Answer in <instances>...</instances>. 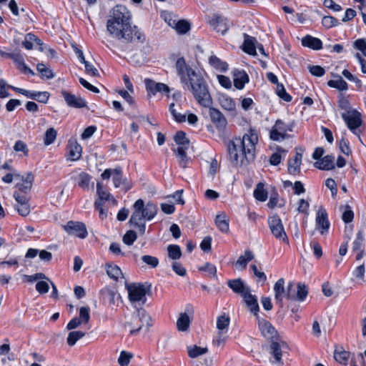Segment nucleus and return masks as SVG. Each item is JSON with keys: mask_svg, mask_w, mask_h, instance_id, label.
I'll return each mask as SVG.
<instances>
[{"mask_svg": "<svg viewBox=\"0 0 366 366\" xmlns=\"http://www.w3.org/2000/svg\"><path fill=\"white\" fill-rule=\"evenodd\" d=\"M105 269L108 276L115 280H117L119 277L123 275L121 269L117 265L112 263H107Z\"/></svg>", "mask_w": 366, "mask_h": 366, "instance_id": "nucleus-35", "label": "nucleus"}, {"mask_svg": "<svg viewBox=\"0 0 366 366\" xmlns=\"http://www.w3.org/2000/svg\"><path fill=\"white\" fill-rule=\"evenodd\" d=\"M200 271H203L207 273L208 276L215 277L217 275L216 267L209 262H207L203 267H199Z\"/></svg>", "mask_w": 366, "mask_h": 366, "instance_id": "nucleus-57", "label": "nucleus"}, {"mask_svg": "<svg viewBox=\"0 0 366 366\" xmlns=\"http://www.w3.org/2000/svg\"><path fill=\"white\" fill-rule=\"evenodd\" d=\"M270 347H271V352L275 359V362L282 365L283 364V362L282 361V350H281L280 344L276 342H272L270 345Z\"/></svg>", "mask_w": 366, "mask_h": 366, "instance_id": "nucleus-40", "label": "nucleus"}, {"mask_svg": "<svg viewBox=\"0 0 366 366\" xmlns=\"http://www.w3.org/2000/svg\"><path fill=\"white\" fill-rule=\"evenodd\" d=\"M107 29L112 37L126 42L144 40V35L137 27L132 26L131 14L122 5H117L111 11L107 22Z\"/></svg>", "mask_w": 366, "mask_h": 366, "instance_id": "nucleus-2", "label": "nucleus"}, {"mask_svg": "<svg viewBox=\"0 0 366 366\" xmlns=\"http://www.w3.org/2000/svg\"><path fill=\"white\" fill-rule=\"evenodd\" d=\"M174 139L178 147L173 150L179 158L180 167L185 168L189 160V157L187 155V150L189 147V141L186 137V134L182 131L177 132Z\"/></svg>", "mask_w": 366, "mask_h": 366, "instance_id": "nucleus-6", "label": "nucleus"}, {"mask_svg": "<svg viewBox=\"0 0 366 366\" xmlns=\"http://www.w3.org/2000/svg\"><path fill=\"white\" fill-rule=\"evenodd\" d=\"M364 233L362 231H359L356 234V238L352 243V250L354 252L363 250L364 246Z\"/></svg>", "mask_w": 366, "mask_h": 366, "instance_id": "nucleus-43", "label": "nucleus"}, {"mask_svg": "<svg viewBox=\"0 0 366 366\" xmlns=\"http://www.w3.org/2000/svg\"><path fill=\"white\" fill-rule=\"evenodd\" d=\"M228 287L232 290V291L237 294L242 296L249 289V287L246 286L244 282L238 278L231 280L228 281Z\"/></svg>", "mask_w": 366, "mask_h": 366, "instance_id": "nucleus-23", "label": "nucleus"}, {"mask_svg": "<svg viewBox=\"0 0 366 366\" xmlns=\"http://www.w3.org/2000/svg\"><path fill=\"white\" fill-rule=\"evenodd\" d=\"M209 64L212 67L220 72H224L228 69V64L227 62L221 60L215 55H211L209 56Z\"/></svg>", "mask_w": 366, "mask_h": 366, "instance_id": "nucleus-29", "label": "nucleus"}, {"mask_svg": "<svg viewBox=\"0 0 366 366\" xmlns=\"http://www.w3.org/2000/svg\"><path fill=\"white\" fill-rule=\"evenodd\" d=\"M36 40V36L31 33H29L26 35L24 40L22 41L23 46L30 50L33 48L34 41Z\"/></svg>", "mask_w": 366, "mask_h": 366, "instance_id": "nucleus-58", "label": "nucleus"}, {"mask_svg": "<svg viewBox=\"0 0 366 366\" xmlns=\"http://www.w3.org/2000/svg\"><path fill=\"white\" fill-rule=\"evenodd\" d=\"M307 294L308 289L305 284L298 282L297 285H295L294 282H289L285 297L290 300L302 302L305 300Z\"/></svg>", "mask_w": 366, "mask_h": 366, "instance_id": "nucleus-8", "label": "nucleus"}, {"mask_svg": "<svg viewBox=\"0 0 366 366\" xmlns=\"http://www.w3.org/2000/svg\"><path fill=\"white\" fill-rule=\"evenodd\" d=\"M97 193L98 194L99 199L97 200H100L101 202L105 200H109L110 197H112V200L115 202V199L110 194L109 192L103 189L102 184L101 182H97Z\"/></svg>", "mask_w": 366, "mask_h": 366, "instance_id": "nucleus-42", "label": "nucleus"}, {"mask_svg": "<svg viewBox=\"0 0 366 366\" xmlns=\"http://www.w3.org/2000/svg\"><path fill=\"white\" fill-rule=\"evenodd\" d=\"M295 126L294 122L286 123L282 119H277L270 130L269 137L272 140L277 142L289 138L290 135L287 132H292Z\"/></svg>", "mask_w": 366, "mask_h": 366, "instance_id": "nucleus-7", "label": "nucleus"}, {"mask_svg": "<svg viewBox=\"0 0 366 366\" xmlns=\"http://www.w3.org/2000/svg\"><path fill=\"white\" fill-rule=\"evenodd\" d=\"M25 97L31 99L36 100L41 103L46 104L49 98V93L47 92H34L26 90Z\"/></svg>", "mask_w": 366, "mask_h": 366, "instance_id": "nucleus-27", "label": "nucleus"}, {"mask_svg": "<svg viewBox=\"0 0 366 366\" xmlns=\"http://www.w3.org/2000/svg\"><path fill=\"white\" fill-rule=\"evenodd\" d=\"M242 297L251 312L257 315L259 312V305L256 296L251 294L250 288Z\"/></svg>", "mask_w": 366, "mask_h": 366, "instance_id": "nucleus-21", "label": "nucleus"}, {"mask_svg": "<svg viewBox=\"0 0 366 366\" xmlns=\"http://www.w3.org/2000/svg\"><path fill=\"white\" fill-rule=\"evenodd\" d=\"M81 322L87 323L90 319V309L89 307H82L79 310V318Z\"/></svg>", "mask_w": 366, "mask_h": 366, "instance_id": "nucleus-59", "label": "nucleus"}, {"mask_svg": "<svg viewBox=\"0 0 366 366\" xmlns=\"http://www.w3.org/2000/svg\"><path fill=\"white\" fill-rule=\"evenodd\" d=\"M10 57L16 64L20 70H22L26 74L29 73L34 74L33 71L26 65L24 59L21 54L14 53L10 54Z\"/></svg>", "mask_w": 366, "mask_h": 366, "instance_id": "nucleus-32", "label": "nucleus"}, {"mask_svg": "<svg viewBox=\"0 0 366 366\" xmlns=\"http://www.w3.org/2000/svg\"><path fill=\"white\" fill-rule=\"evenodd\" d=\"M254 197L261 202H264L267 198V192L264 189L261 184H257V188L254 191Z\"/></svg>", "mask_w": 366, "mask_h": 366, "instance_id": "nucleus-51", "label": "nucleus"}, {"mask_svg": "<svg viewBox=\"0 0 366 366\" xmlns=\"http://www.w3.org/2000/svg\"><path fill=\"white\" fill-rule=\"evenodd\" d=\"M36 69L43 77L49 79L54 77L52 71L43 63H39L36 66Z\"/></svg>", "mask_w": 366, "mask_h": 366, "instance_id": "nucleus-50", "label": "nucleus"}, {"mask_svg": "<svg viewBox=\"0 0 366 366\" xmlns=\"http://www.w3.org/2000/svg\"><path fill=\"white\" fill-rule=\"evenodd\" d=\"M187 350L189 357L191 358H196L202 355L207 353V348L194 345L188 347Z\"/></svg>", "mask_w": 366, "mask_h": 366, "instance_id": "nucleus-41", "label": "nucleus"}, {"mask_svg": "<svg viewBox=\"0 0 366 366\" xmlns=\"http://www.w3.org/2000/svg\"><path fill=\"white\" fill-rule=\"evenodd\" d=\"M144 84L149 95H155L158 92L169 94L170 92V89L167 84L156 82L150 79H145Z\"/></svg>", "mask_w": 366, "mask_h": 366, "instance_id": "nucleus-16", "label": "nucleus"}, {"mask_svg": "<svg viewBox=\"0 0 366 366\" xmlns=\"http://www.w3.org/2000/svg\"><path fill=\"white\" fill-rule=\"evenodd\" d=\"M190 320L186 313H181L177 321V327L179 331H187L189 328Z\"/></svg>", "mask_w": 366, "mask_h": 366, "instance_id": "nucleus-37", "label": "nucleus"}, {"mask_svg": "<svg viewBox=\"0 0 366 366\" xmlns=\"http://www.w3.org/2000/svg\"><path fill=\"white\" fill-rule=\"evenodd\" d=\"M330 222L327 218V214L324 208L320 207L316 217V227L320 230V234L327 232L330 228Z\"/></svg>", "mask_w": 366, "mask_h": 366, "instance_id": "nucleus-17", "label": "nucleus"}, {"mask_svg": "<svg viewBox=\"0 0 366 366\" xmlns=\"http://www.w3.org/2000/svg\"><path fill=\"white\" fill-rule=\"evenodd\" d=\"M249 81L248 75L245 72L239 73L234 79V86L238 89H242L244 84Z\"/></svg>", "mask_w": 366, "mask_h": 366, "instance_id": "nucleus-44", "label": "nucleus"}, {"mask_svg": "<svg viewBox=\"0 0 366 366\" xmlns=\"http://www.w3.org/2000/svg\"><path fill=\"white\" fill-rule=\"evenodd\" d=\"M209 115L217 129L220 132H224L227 125V121L224 114L219 109L209 107Z\"/></svg>", "mask_w": 366, "mask_h": 366, "instance_id": "nucleus-14", "label": "nucleus"}, {"mask_svg": "<svg viewBox=\"0 0 366 366\" xmlns=\"http://www.w3.org/2000/svg\"><path fill=\"white\" fill-rule=\"evenodd\" d=\"M142 260L147 265L151 268H155L159 264V259L157 257L151 255H144L142 257Z\"/></svg>", "mask_w": 366, "mask_h": 366, "instance_id": "nucleus-56", "label": "nucleus"}, {"mask_svg": "<svg viewBox=\"0 0 366 366\" xmlns=\"http://www.w3.org/2000/svg\"><path fill=\"white\" fill-rule=\"evenodd\" d=\"M302 154L296 149V154L293 159H290L287 162V171L290 174H297L300 172Z\"/></svg>", "mask_w": 366, "mask_h": 366, "instance_id": "nucleus-20", "label": "nucleus"}, {"mask_svg": "<svg viewBox=\"0 0 366 366\" xmlns=\"http://www.w3.org/2000/svg\"><path fill=\"white\" fill-rule=\"evenodd\" d=\"M322 24L325 27L329 29L337 26L338 21L331 16H327L322 18Z\"/></svg>", "mask_w": 366, "mask_h": 366, "instance_id": "nucleus-61", "label": "nucleus"}, {"mask_svg": "<svg viewBox=\"0 0 366 366\" xmlns=\"http://www.w3.org/2000/svg\"><path fill=\"white\" fill-rule=\"evenodd\" d=\"M168 257L172 260H177L182 257V250L177 244H169L167 247Z\"/></svg>", "mask_w": 366, "mask_h": 366, "instance_id": "nucleus-38", "label": "nucleus"}, {"mask_svg": "<svg viewBox=\"0 0 366 366\" xmlns=\"http://www.w3.org/2000/svg\"><path fill=\"white\" fill-rule=\"evenodd\" d=\"M174 29L178 34H185L190 29V24L185 20H179L176 21V25H174Z\"/></svg>", "mask_w": 366, "mask_h": 366, "instance_id": "nucleus-45", "label": "nucleus"}, {"mask_svg": "<svg viewBox=\"0 0 366 366\" xmlns=\"http://www.w3.org/2000/svg\"><path fill=\"white\" fill-rule=\"evenodd\" d=\"M161 16L172 28H173L174 25H176V21L178 19L173 13L166 11L162 12Z\"/></svg>", "mask_w": 366, "mask_h": 366, "instance_id": "nucleus-52", "label": "nucleus"}, {"mask_svg": "<svg viewBox=\"0 0 366 366\" xmlns=\"http://www.w3.org/2000/svg\"><path fill=\"white\" fill-rule=\"evenodd\" d=\"M175 69L183 89L191 92L201 106L209 107L212 104V99L208 85L201 74L187 64L184 57L177 59Z\"/></svg>", "mask_w": 366, "mask_h": 366, "instance_id": "nucleus-1", "label": "nucleus"}, {"mask_svg": "<svg viewBox=\"0 0 366 366\" xmlns=\"http://www.w3.org/2000/svg\"><path fill=\"white\" fill-rule=\"evenodd\" d=\"M337 79L335 80H330L327 85L332 88H335L339 91H346L348 89L347 83L339 75L335 76Z\"/></svg>", "mask_w": 366, "mask_h": 366, "instance_id": "nucleus-36", "label": "nucleus"}, {"mask_svg": "<svg viewBox=\"0 0 366 366\" xmlns=\"http://www.w3.org/2000/svg\"><path fill=\"white\" fill-rule=\"evenodd\" d=\"M84 335H85V332H81V331L70 332L69 333V335H68L67 340H66L67 344L69 346H73L76 344V342L79 340H80L81 338L84 337Z\"/></svg>", "mask_w": 366, "mask_h": 366, "instance_id": "nucleus-46", "label": "nucleus"}, {"mask_svg": "<svg viewBox=\"0 0 366 366\" xmlns=\"http://www.w3.org/2000/svg\"><path fill=\"white\" fill-rule=\"evenodd\" d=\"M335 158L333 156L327 155L324 157L320 161L315 163V167L322 170H330L335 168L334 164Z\"/></svg>", "mask_w": 366, "mask_h": 366, "instance_id": "nucleus-26", "label": "nucleus"}, {"mask_svg": "<svg viewBox=\"0 0 366 366\" xmlns=\"http://www.w3.org/2000/svg\"><path fill=\"white\" fill-rule=\"evenodd\" d=\"M64 229L69 234L81 239L85 238L88 234L85 224L80 222L69 221L64 226Z\"/></svg>", "mask_w": 366, "mask_h": 366, "instance_id": "nucleus-12", "label": "nucleus"}, {"mask_svg": "<svg viewBox=\"0 0 366 366\" xmlns=\"http://www.w3.org/2000/svg\"><path fill=\"white\" fill-rule=\"evenodd\" d=\"M258 327L261 334L267 339H272L277 335V331L272 324L264 319L258 320Z\"/></svg>", "mask_w": 366, "mask_h": 366, "instance_id": "nucleus-19", "label": "nucleus"}, {"mask_svg": "<svg viewBox=\"0 0 366 366\" xmlns=\"http://www.w3.org/2000/svg\"><path fill=\"white\" fill-rule=\"evenodd\" d=\"M229 324V318L227 316L222 315L217 318V327L219 330H223L226 329Z\"/></svg>", "mask_w": 366, "mask_h": 366, "instance_id": "nucleus-62", "label": "nucleus"}, {"mask_svg": "<svg viewBox=\"0 0 366 366\" xmlns=\"http://www.w3.org/2000/svg\"><path fill=\"white\" fill-rule=\"evenodd\" d=\"M21 182L16 184V187L24 194L28 193L32 187L34 177L31 174H27L26 177L21 176L19 179Z\"/></svg>", "mask_w": 366, "mask_h": 366, "instance_id": "nucleus-24", "label": "nucleus"}, {"mask_svg": "<svg viewBox=\"0 0 366 366\" xmlns=\"http://www.w3.org/2000/svg\"><path fill=\"white\" fill-rule=\"evenodd\" d=\"M215 224L223 233L229 232V219L224 214H217L215 218Z\"/></svg>", "mask_w": 366, "mask_h": 366, "instance_id": "nucleus-31", "label": "nucleus"}, {"mask_svg": "<svg viewBox=\"0 0 366 366\" xmlns=\"http://www.w3.org/2000/svg\"><path fill=\"white\" fill-rule=\"evenodd\" d=\"M219 102L221 107L227 111H234L236 109V104L234 101L227 95L222 94L219 97Z\"/></svg>", "mask_w": 366, "mask_h": 366, "instance_id": "nucleus-33", "label": "nucleus"}, {"mask_svg": "<svg viewBox=\"0 0 366 366\" xmlns=\"http://www.w3.org/2000/svg\"><path fill=\"white\" fill-rule=\"evenodd\" d=\"M244 41L243 47H242L243 51L250 55H255L256 54V47H255L256 39H255V38L250 36L246 34H244Z\"/></svg>", "mask_w": 366, "mask_h": 366, "instance_id": "nucleus-28", "label": "nucleus"}, {"mask_svg": "<svg viewBox=\"0 0 366 366\" xmlns=\"http://www.w3.org/2000/svg\"><path fill=\"white\" fill-rule=\"evenodd\" d=\"M354 46L360 51L363 56L366 57V41L363 39H359L354 42Z\"/></svg>", "mask_w": 366, "mask_h": 366, "instance_id": "nucleus-63", "label": "nucleus"}, {"mask_svg": "<svg viewBox=\"0 0 366 366\" xmlns=\"http://www.w3.org/2000/svg\"><path fill=\"white\" fill-rule=\"evenodd\" d=\"M91 179L92 177L89 174L81 172L79 175L78 185L83 189H88Z\"/></svg>", "mask_w": 366, "mask_h": 366, "instance_id": "nucleus-48", "label": "nucleus"}, {"mask_svg": "<svg viewBox=\"0 0 366 366\" xmlns=\"http://www.w3.org/2000/svg\"><path fill=\"white\" fill-rule=\"evenodd\" d=\"M276 93L285 102H289L292 100V97L287 93L284 86L282 84H277Z\"/></svg>", "mask_w": 366, "mask_h": 366, "instance_id": "nucleus-55", "label": "nucleus"}, {"mask_svg": "<svg viewBox=\"0 0 366 366\" xmlns=\"http://www.w3.org/2000/svg\"><path fill=\"white\" fill-rule=\"evenodd\" d=\"M258 135L250 129L242 137H235L227 144L229 160L235 167H245L255 158Z\"/></svg>", "mask_w": 366, "mask_h": 366, "instance_id": "nucleus-3", "label": "nucleus"}, {"mask_svg": "<svg viewBox=\"0 0 366 366\" xmlns=\"http://www.w3.org/2000/svg\"><path fill=\"white\" fill-rule=\"evenodd\" d=\"M133 357V355L126 351H122L118 359V363L121 366H127Z\"/></svg>", "mask_w": 366, "mask_h": 366, "instance_id": "nucleus-54", "label": "nucleus"}, {"mask_svg": "<svg viewBox=\"0 0 366 366\" xmlns=\"http://www.w3.org/2000/svg\"><path fill=\"white\" fill-rule=\"evenodd\" d=\"M113 182L116 188H121L124 192L132 187V184L127 178L123 177L122 170L120 167L113 169Z\"/></svg>", "mask_w": 366, "mask_h": 366, "instance_id": "nucleus-15", "label": "nucleus"}, {"mask_svg": "<svg viewBox=\"0 0 366 366\" xmlns=\"http://www.w3.org/2000/svg\"><path fill=\"white\" fill-rule=\"evenodd\" d=\"M338 107L340 109L348 112L350 110H354L350 106V103L347 99H346L343 94H340L338 97Z\"/></svg>", "mask_w": 366, "mask_h": 366, "instance_id": "nucleus-53", "label": "nucleus"}, {"mask_svg": "<svg viewBox=\"0 0 366 366\" xmlns=\"http://www.w3.org/2000/svg\"><path fill=\"white\" fill-rule=\"evenodd\" d=\"M302 45L314 50H320L322 48V41L310 35H307L302 39Z\"/></svg>", "mask_w": 366, "mask_h": 366, "instance_id": "nucleus-25", "label": "nucleus"}, {"mask_svg": "<svg viewBox=\"0 0 366 366\" xmlns=\"http://www.w3.org/2000/svg\"><path fill=\"white\" fill-rule=\"evenodd\" d=\"M68 149L70 160L76 161L80 159L81 156V147L77 142H69Z\"/></svg>", "mask_w": 366, "mask_h": 366, "instance_id": "nucleus-30", "label": "nucleus"}, {"mask_svg": "<svg viewBox=\"0 0 366 366\" xmlns=\"http://www.w3.org/2000/svg\"><path fill=\"white\" fill-rule=\"evenodd\" d=\"M61 94L69 107L81 109L86 107V102L80 96H76L66 90H61Z\"/></svg>", "mask_w": 366, "mask_h": 366, "instance_id": "nucleus-13", "label": "nucleus"}, {"mask_svg": "<svg viewBox=\"0 0 366 366\" xmlns=\"http://www.w3.org/2000/svg\"><path fill=\"white\" fill-rule=\"evenodd\" d=\"M210 26L219 33L224 34L228 30L229 26L227 23V19L222 16L214 14L209 21Z\"/></svg>", "mask_w": 366, "mask_h": 366, "instance_id": "nucleus-18", "label": "nucleus"}, {"mask_svg": "<svg viewBox=\"0 0 366 366\" xmlns=\"http://www.w3.org/2000/svg\"><path fill=\"white\" fill-rule=\"evenodd\" d=\"M125 287L131 302L142 301L143 304L146 302V290L143 285L126 283Z\"/></svg>", "mask_w": 366, "mask_h": 366, "instance_id": "nucleus-10", "label": "nucleus"}, {"mask_svg": "<svg viewBox=\"0 0 366 366\" xmlns=\"http://www.w3.org/2000/svg\"><path fill=\"white\" fill-rule=\"evenodd\" d=\"M342 118L345 122L348 129L357 134V129L362 125L361 114L356 109L350 110L348 112L342 113Z\"/></svg>", "mask_w": 366, "mask_h": 366, "instance_id": "nucleus-9", "label": "nucleus"}, {"mask_svg": "<svg viewBox=\"0 0 366 366\" xmlns=\"http://www.w3.org/2000/svg\"><path fill=\"white\" fill-rule=\"evenodd\" d=\"M132 210L129 223L143 234L145 232L146 225L142 221L152 220L157 213V206L152 202L145 204L143 199H139L132 205Z\"/></svg>", "mask_w": 366, "mask_h": 366, "instance_id": "nucleus-4", "label": "nucleus"}, {"mask_svg": "<svg viewBox=\"0 0 366 366\" xmlns=\"http://www.w3.org/2000/svg\"><path fill=\"white\" fill-rule=\"evenodd\" d=\"M137 234L132 230L128 231L123 237V242L127 245H132L137 239Z\"/></svg>", "mask_w": 366, "mask_h": 366, "instance_id": "nucleus-60", "label": "nucleus"}, {"mask_svg": "<svg viewBox=\"0 0 366 366\" xmlns=\"http://www.w3.org/2000/svg\"><path fill=\"white\" fill-rule=\"evenodd\" d=\"M173 271L179 276L184 277L186 275V269L177 262H174L172 264Z\"/></svg>", "mask_w": 366, "mask_h": 366, "instance_id": "nucleus-64", "label": "nucleus"}, {"mask_svg": "<svg viewBox=\"0 0 366 366\" xmlns=\"http://www.w3.org/2000/svg\"><path fill=\"white\" fill-rule=\"evenodd\" d=\"M274 299L276 302L282 306L283 298L285 297L287 290L285 289V280L279 279L274 285Z\"/></svg>", "mask_w": 366, "mask_h": 366, "instance_id": "nucleus-22", "label": "nucleus"}, {"mask_svg": "<svg viewBox=\"0 0 366 366\" xmlns=\"http://www.w3.org/2000/svg\"><path fill=\"white\" fill-rule=\"evenodd\" d=\"M268 224L272 234L277 239L283 242L287 241V237L284 229L282 220L277 215L270 217Z\"/></svg>", "mask_w": 366, "mask_h": 366, "instance_id": "nucleus-11", "label": "nucleus"}, {"mask_svg": "<svg viewBox=\"0 0 366 366\" xmlns=\"http://www.w3.org/2000/svg\"><path fill=\"white\" fill-rule=\"evenodd\" d=\"M56 131L54 128H49L46 131L44 143L48 146L54 143L56 138Z\"/></svg>", "mask_w": 366, "mask_h": 366, "instance_id": "nucleus-49", "label": "nucleus"}, {"mask_svg": "<svg viewBox=\"0 0 366 366\" xmlns=\"http://www.w3.org/2000/svg\"><path fill=\"white\" fill-rule=\"evenodd\" d=\"M101 295L104 300H108L109 304L114 305L115 304V298L117 296V294L115 291L109 289V288H104L101 290Z\"/></svg>", "mask_w": 366, "mask_h": 366, "instance_id": "nucleus-39", "label": "nucleus"}, {"mask_svg": "<svg viewBox=\"0 0 366 366\" xmlns=\"http://www.w3.org/2000/svg\"><path fill=\"white\" fill-rule=\"evenodd\" d=\"M253 258H254V255H253L252 252L249 250H247L244 252V255H241L238 258V259L236 262V264L242 266V267H243V268H245L247 263L249 261H251Z\"/></svg>", "mask_w": 366, "mask_h": 366, "instance_id": "nucleus-47", "label": "nucleus"}, {"mask_svg": "<svg viewBox=\"0 0 366 366\" xmlns=\"http://www.w3.org/2000/svg\"><path fill=\"white\" fill-rule=\"evenodd\" d=\"M350 357V353L342 347H337L334 352V358L340 364L346 365Z\"/></svg>", "mask_w": 366, "mask_h": 366, "instance_id": "nucleus-34", "label": "nucleus"}, {"mask_svg": "<svg viewBox=\"0 0 366 366\" xmlns=\"http://www.w3.org/2000/svg\"><path fill=\"white\" fill-rule=\"evenodd\" d=\"M150 320L149 315L143 309H138L127 320L124 324L125 328H128L129 335H136L146 323L148 327L149 320Z\"/></svg>", "mask_w": 366, "mask_h": 366, "instance_id": "nucleus-5", "label": "nucleus"}]
</instances>
